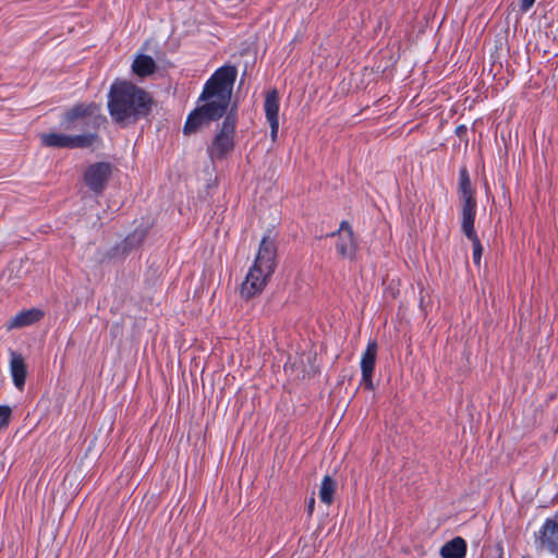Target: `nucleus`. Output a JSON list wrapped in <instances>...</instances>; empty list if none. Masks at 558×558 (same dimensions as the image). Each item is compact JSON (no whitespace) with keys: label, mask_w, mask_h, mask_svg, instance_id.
<instances>
[{"label":"nucleus","mask_w":558,"mask_h":558,"mask_svg":"<svg viewBox=\"0 0 558 558\" xmlns=\"http://www.w3.org/2000/svg\"><path fill=\"white\" fill-rule=\"evenodd\" d=\"M238 70L223 65L207 80L198 98L197 106L187 117L183 132H195L203 123L219 120L228 110Z\"/></svg>","instance_id":"nucleus-1"},{"label":"nucleus","mask_w":558,"mask_h":558,"mask_svg":"<svg viewBox=\"0 0 558 558\" xmlns=\"http://www.w3.org/2000/svg\"><path fill=\"white\" fill-rule=\"evenodd\" d=\"M153 99L147 92L126 81H116L108 94L111 119L129 125L149 114Z\"/></svg>","instance_id":"nucleus-2"},{"label":"nucleus","mask_w":558,"mask_h":558,"mask_svg":"<svg viewBox=\"0 0 558 558\" xmlns=\"http://www.w3.org/2000/svg\"><path fill=\"white\" fill-rule=\"evenodd\" d=\"M277 247L272 240L264 236L260 241L253 266L248 269L241 287V295L251 299L260 293L276 269Z\"/></svg>","instance_id":"nucleus-3"},{"label":"nucleus","mask_w":558,"mask_h":558,"mask_svg":"<svg viewBox=\"0 0 558 558\" xmlns=\"http://www.w3.org/2000/svg\"><path fill=\"white\" fill-rule=\"evenodd\" d=\"M105 120L95 102L77 104L63 113L60 126L66 132H94L97 135V130Z\"/></svg>","instance_id":"nucleus-4"},{"label":"nucleus","mask_w":558,"mask_h":558,"mask_svg":"<svg viewBox=\"0 0 558 558\" xmlns=\"http://www.w3.org/2000/svg\"><path fill=\"white\" fill-rule=\"evenodd\" d=\"M238 122L236 108L233 106L225 117L219 131L207 147L209 158L222 160L234 148V135Z\"/></svg>","instance_id":"nucleus-5"},{"label":"nucleus","mask_w":558,"mask_h":558,"mask_svg":"<svg viewBox=\"0 0 558 558\" xmlns=\"http://www.w3.org/2000/svg\"><path fill=\"white\" fill-rule=\"evenodd\" d=\"M94 132H84L78 134H65L58 132H49L40 134L41 144L50 148H88L94 145L97 140Z\"/></svg>","instance_id":"nucleus-6"},{"label":"nucleus","mask_w":558,"mask_h":558,"mask_svg":"<svg viewBox=\"0 0 558 558\" xmlns=\"http://www.w3.org/2000/svg\"><path fill=\"white\" fill-rule=\"evenodd\" d=\"M111 175V165L109 162H95L87 167L84 173V182L90 191L100 194Z\"/></svg>","instance_id":"nucleus-7"},{"label":"nucleus","mask_w":558,"mask_h":558,"mask_svg":"<svg viewBox=\"0 0 558 558\" xmlns=\"http://www.w3.org/2000/svg\"><path fill=\"white\" fill-rule=\"evenodd\" d=\"M330 235L338 236V240L336 242L337 253L343 258L353 259L355 256L357 244L349 222L343 220L340 223L339 229L336 232H332Z\"/></svg>","instance_id":"nucleus-8"},{"label":"nucleus","mask_w":558,"mask_h":558,"mask_svg":"<svg viewBox=\"0 0 558 558\" xmlns=\"http://www.w3.org/2000/svg\"><path fill=\"white\" fill-rule=\"evenodd\" d=\"M542 548L551 554H558V523L554 519H546L538 532Z\"/></svg>","instance_id":"nucleus-9"},{"label":"nucleus","mask_w":558,"mask_h":558,"mask_svg":"<svg viewBox=\"0 0 558 558\" xmlns=\"http://www.w3.org/2000/svg\"><path fill=\"white\" fill-rule=\"evenodd\" d=\"M264 110L270 125V136L275 141L279 130V96L277 90H271L266 95Z\"/></svg>","instance_id":"nucleus-10"},{"label":"nucleus","mask_w":558,"mask_h":558,"mask_svg":"<svg viewBox=\"0 0 558 558\" xmlns=\"http://www.w3.org/2000/svg\"><path fill=\"white\" fill-rule=\"evenodd\" d=\"M10 373L14 386L22 390L26 380L27 367L24 357L15 351H10Z\"/></svg>","instance_id":"nucleus-11"},{"label":"nucleus","mask_w":558,"mask_h":558,"mask_svg":"<svg viewBox=\"0 0 558 558\" xmlns=\"http://www.w3.org/2000/svg\"><path fill=\"white\" fill-rule=\"evenodd\" d=\"M476 214V201L465 199L461 208V230L465 236H474V220Z\"/></svg>","instance_id":"nucleus-12"},{"label":"nucleus","mask_w":558,"mask_h":558,"mask_svg":"<svg viewBox=\"0 0 558 558\" xmlns=\"http://www.w3.org/2000/svg\"><path fill=\"white\" fill-rule=\"evenodd\" d=\"M466 548L468 546L464 538L457 536L445 543L439 554L441 558H465Z\"/></svg>","instance_id":"nucleus-13"},{"label":"nucleus","mask_w":558,"mask_h":558,"mask_svg":"<svg viewBox=\"0 0 558 558\" xmlns=\"http://www.w3.org/2000/svg\"><path fill=\"white\" fill-rule=\"evenodd\" d=\"M44 316V313L37 308H31L26 311H22L17 313L14 317H12L8 324V328H22L25 326H29Z\"/></svg>","instance_id":"nucleus-14"},{"label":"nucleus","mask_w":558,"mask_h":558,"mask_svg":"<svg viewBox=\"0 0 558 558\" xmlns=\"http://www.w3.org/2000/svg\"><path fill=\"white\" fill-rule=\"evenodd\" d=\"M377 355V344L375 341H368L367 347L362 354L361 359V373L362 375L368 376L369 373H374L375 362Z\"/></svg>","instance_id":"nucleus-15"},{"label":"nucleus","mask_w":558,"mask_h":558,"mask_svg":"<svg viewBox=\"0 0 558 558\" xmlns=\"http://www.w3.org/2000/svg\"><path fill=\"white\" fill-rule=\"evenodd\" d=\"M132 70L138 76H147L155 72L156 63L151 57L140 54L133 61Z\"/></svg>","instance_id":"nucleus-16"},{"label":"nucleus","mask_w":558,"mask_h":558,"mask_svg":"<svg viewBox=\"0 0 558 558\" xmlns=\"http://www.w3.org/2000/svg\"><path fill=\"white\" fill-rule=\"evenodd\" d=\"M335 489H336L335 481L330 476L326 475L323 478L320 487H319V498H320L322 502H324L326 505H330L333 500Z\"/></svg>","instance_id":"nucleus-17"},{"label":"nucleus","mask_w":558,"mask_h":558,"mask_svg":"<svg viewBox=\"0 0 558 558\" xmlns=\"http://www.w3.org/2000/svg\"><path fill=\"white\" fill-rule=\"evenodd\" d=\"M144 231H134L129 234L122 242L117 246V250H121L123 253L133 250L144 241Z\"/></svg>","instance_id":"nucleus-18"},{"label":"nucleus","mask_w":558,"mask_h":558,"mask_svg":"<svg viewBox=\"0 0 558 558\" xmlns=\"http://www.w3.org/2000/svg\"><path fill=\"white\" fill-rule=\"evenodd\" d=\"M459 190H460V192L462 194L463 202L465 199H469V198L470 199H475L474 196H473L472 184H471L470 178H469L468 172H466L465 169L460 171Z\"/></svg>","instance_id":"nucleus-19"},{"label":"nucleus","mask_w":558,"mask_h":558,"mask_svg":"<svg viewBox=\"0 0 558 558\" xmlns=\"http://www.w3.org/2000/svg\"><path fill=\"white\" fill-rule=\"evenodd\" d=\"M466 238L472 241V245H473V262H474V264L480 265L481 257H482V252H483V246H482V244L480 242V239H478L477 234H475L474 236H466Z\"/></svg>","instance_id":"nucleus-20"},{"label":"nucleus","mask_w":558,"mask_h":558,"mask_svg":"<svg viewBox=\"0 0 558 558\" xmlns=\"http://www.w3.org/2000/svg\"><path fill=\"white\" fill-rule=\"evenodd\" d=\"M12 416V409L9 405H0V429L9 425Z\"/></svg>","instance_id":"nucleus-21"},{"label":"nucleus","mask_w":558,"mask_h":558,"mask_svg":"<svg viewBox=\"0 0 558 558\" xmlns=\"http://www.w3.org/2000/svg\"><path fill=\"white\" fill-rule=\"evenodd\" d=\"M362 384L368 390L373 389V373H369L368 376L362 375Z\"/></svg>","instance_id":"nucleus-22"},{"label":"nucleus","mask_w":558,"mask_h":558,"mask_svg":"<svg viewBox=\"0 0 558 558\" xmlns=\"http://www.w3.org/2000/svg\"><path fill=\"white\" fill-rule=\"evenodd\" d=\"M535 0H521V10L527 11L533 4Z\"/></svg>","instance_id":"nucleus-23"},{"label":"nucleus","mask_w":558,"mask_h":558,"mask_svg":"<svg viewBox=\"0 0 558 558\" xmlns=\"http://www.w3.org/2000/svg\"><path fill=\"white\" fill-rule=\"evenodd\" d=\"M314 506H315V499L312 497L310 500H308V504H307V509H308V512L312 513L313 510H314Z\"/></svg>","instance_id":"nucleus-24"}]
</instances>
